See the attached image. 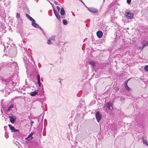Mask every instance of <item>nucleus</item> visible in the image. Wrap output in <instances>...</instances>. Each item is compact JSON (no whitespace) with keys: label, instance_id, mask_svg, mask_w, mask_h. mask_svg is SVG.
Listing matches in <instances>:
<instances>
[{"label":"nucleus","instance_id":"f257e3e1","mask_svg":"<svg viewBox=\"0 0 148 148\" xmlns=\"http://www.w3.org/2000/svg\"><path fill=\"white\" fill-rule=\"evenodd\" d=\"M5 84L6 85L9 86L10 88H12L15 86L16 83L12 81V79H8L5 80Z\"/></svg>","mask_w":148,"mask_h":148},{"label":"nucleus","instance_id":"f03ea898","mask_svg":"<svg viewBox=\"0 0 148 148\" xmlns=\"http://www.w3.org/2000/svg\"><path fill=\"white\" fill-rule=\"evenodd\" d=\"M11 64L10 65V67L12 68L11 71H16V70L18 68V67L17 66V64L16 62H10Z\"/></svg>","mask_w":148,"mask_h":148},{"label":"nucleus","instance_id":"7ed1b4c3","mask_svg":"<svg viewBox=\"0 0 148 148\" xmlns=\"http://www.w3.org/2000/svg\"><path fill=\"white\" fill-rule=\"evenodd\" d=\"M125 15L127 19H131L134 17V14L130 11H128L125 12Z\"/></svg>","mask_w":148,"mask_h":148},{"label":"nucleus","instance_id":"20e7f679","mask_svg":"<svg viewBox=\"0 0 148 148\" xmlns=\"http://www.w3.org/2000/svg\"><path fill=\"white\" fill-rule=\"evenodd\" d=\"M23 59L24 61L27 63L29 61V57L26 52L24 53Z\"/></svg>","mask_w":148,"mask_h":148},{"label":"nucleus","instance_id":"39448f33","mask_svg":"<svg viewBox=\"0 0 148 148\" xmlns=\"http://www.w3.org/2000/svg\"><path fill=\"white\" fill-rule=\"evenodd\" d=\"M141 44L142 45V47H139V49L141 50H142L145 47L148 46V42L144 40L142 42Z\"/></svg>","mask_w":148,"mask_h":148},{"label":"nucleus","instance_id":"423d86ee","mask_svg":"<svg viewBox=\"0 0 148 148\" xmlns=\"http://www.w3.org/2000/svg\"><path fill=\"white\" fill-rule=\"evenodd\" d=\"M95 116L98 122H99L101 119V115L99 112H97Z\"/></svg>","mask_w":148,"mask_h":148},{"label":"nucleus","instance_id":"0eeeda50","mask_svg":"<svg viewBox=\"0 0 148 148\" xmlns=\"http://www.w3.org/2000/svg\"><path fill=\"white\" fill-rule=\"evenodd\" d=\"M5 28L6 27L4 26V24H3L0 21V32L5 33L6 32V30L5 29Z\"/></svg>","mask_w":148,"mask_h":148},{"label":"nucleus","instance_id":"6e6552de","mask_svg":"<svg viewBox=\"0 0 148 148\" xmlns=\"http://www.w3.org/2000/svg\"><path fill=\"white\" fill-rule=\"evenodd\" d=\"M60 10H53L54 13L57 18L59 20H60V17L59 14Z\"/></svg>","mask_w":148,"mask_h":148},{"label":"nucleus","instance_id":"1a4fd4ad","mask_svg":"<svg viewBox=\"0 0 148 148\" xmlns=\"http://www.w3.org/2000/svg\"><path fill=\"white\" fill-rule=\"evenodd\" d=\"M9 118L11 123H14L16 119V116H14L11 115L9 116Z\"/></svg>","mask_w":148,"mask_h":148},{"label":"nucleus","instance_id":"9d476101","mask_svg":"<svg viewBox=\"0 0 148 148\" xmlns=\"http://www.w3.org/2000/svg\"><path fill=\"white\" fill-rule=\"evenodd\" d=\"M5 12L4 10H0V16L3 18H5L6 16Z\"/></svg>","mask_w":148,"mask_h":148},{"label":"nucleus","instance_id":"9b49d317","mask_svg":"<svg viewBox=\"0 0 148 148\" xmlns=\"http://www.w3.org/2000/svg\"><path fill=\"white\" fill-rule=\"evenodd\" d=\"M34 134V133H31L25 138V139L27 141H30L33 139V137L32 136Z\"/></svg>","mask_w":148,"mask_h":148},{"label":"nucleus","instance_id":"f8f14e48","mask_svg":"<svg viewBox=\"0 0 148 148\" xmlns=\"http://www.w3.org/2000/svg\"><path fill=\"white\" fill-rule=\"evenodd\" d=\"M32 21V26L35 28H38L39 27V26L36 23V21L34 20V21Z\"/></svg>","mask_w":148,"mask_h":148},{"label":"nucleus","instance_id":"ddd939ff","mask_svg":"<svg viewBox=\"0 0 148 148\" xmlns=\"http://www.w3.org/2000/svg\"><path fill=\"white\" fill-rule=\"evenodd\" d=\"M97 35L99 38L102 37L103 35V33L101 31H98L97 32Z\"/></svg>","mask_w":148,"mask_h":148},{"label":"nucleus","instance_id":"4468645a","mask_svg":"<svg viewBox=\"0 0 148 148\" xmlns=\"http://www.w3.org/2000/svg\"><path fill=\"white\" fill-rule=\"evenodd\" d=\"M37 82L38 85L39 87H40L41 83L40 82V76L39 74H38L37 76Z\"/></svg>","mask_w":148,"mask_h":148},{"label":"nucleus","instance_id":"2eb2a0df","mask_svg":"<svg viewBox=\"0 0 148 148\" xmlns=\"http://www.w3.org/2000/svg\"><path fill=\"white\" fill-rule=\"evenodd\" d=\"M106 106L107 108L109 110H112L113 109L111 105V104L110 102H108L106 104Z\"/></svg>","mask_w":148,"mask_h":148},{"label":"nucleus","instance_id":"dca6fc26","mask_svg":"<svg viewBox=\"0 0 148 148\" xmlns=\"http://www.w3.org/2000/svg\"><path fill=\"white\" fill-rule=\"evenodd\" d=\"M38 90H35L33 92H32L30 93V95L32 96H34L38 93Z\"/></svg>","mask_w":148,"mask_h":148},{"label":"nucleus","instance_id":"f3484780","mask_svg":"<svg viewBox=\"0 0 148 148\" xmlns=\"http://www.w3.org/2000/svg\"><path fill=\"white\" fill-rule=\"evenodd\" d=\"M26 16L31 21H34V19L28 14H26Z\"/></svg>","mask_w":148,"mask_h":148},{"label":"nucleus","instance_id":"a211bd4d","mask_svg":"<svg viewBox=\"0 0 148 148\" xmlns=\"http://www.w3.org/2000/svg\"><path fill=\"white\" fill-rule=\"evenodd\" d=\"M110 6H112V9H117V8L116 7V4H113V3L111 4L110 5Z\"/></svg>","mask_w":148,"mask_h":148},{"label":"nucleus","instance_id":"6ab92c4d","mask_svg":"<svg viewBox=\"0 0 148 148\" xmlns=\"http://www.w3.org/2000/svg\"><path fill=\"white\" fill-rule=\"evenodd\" d=\"M128 81H127V82L125 83V87L126 89V90L128 91H129L130 89V88H129L127 85V82Z\"/></svg>","mask_w":148,"mask_h":148},{"label":"nucleus","instance_id":"aec40b11","mask_svg":"<svg viewBox=\"0 0 148 148\" xmlns=\"http://www.w3.org/2000/svg\"><path fill=\"white\" fill-rule=\"evenodd\" d=\"M89 64L92 65V68H94L95 66V63L94 62L90 61L89 62Z\"/></svg>","mask_w":148,"mask_h":148},{"label":"nucleus","instance_id":"412c9836","mask_svg":"<svg viewBox=\"0 0 148 148\" xmlns=\"http://www.w3.org/2000/svg\"><path fill=\"white\" fill-rule=\"evenodd\" d=\"M16 50L15 49H14V52L13 53V54L12 55V54H11V57H15V56L16 55Z\"/></svg>","mask_w":148,"mask_h":148},{"label":"nucleus","instance_id":"4be33fe9","mask_svg":"<svg viewBox=\"0 0 148 148\" xmlns=\"http://www.w3.org/2000/svg\"><path fill=\"white\" fill-rule=\"evenodd\" d=\"M144 137H143V142L145 144L148 146V144L147 141L144 139Z\"/></svg>","mask_w":148,"mask_h":148},{"label":"nucleus","instance_id":"5701e85b","mask_svg":"<svg viewBox=\"0 0 148 148\" xmlns=\"http://www.w3.org/2000/svg\"><path fill=\"white\" fill-rule=\"evenodd\" d=\"M13 107V105H12L10 106L8 108V109L7 110V112L10 111L11 109Z\"/></svg>","mask_w":148,"mask_h":148},{"label":"nucleus","instance_id":"b1692460","mask_svg":"<svg viewBox=\"0 0 148 148\" xmlns=\"http://www.w3.org/2000/svg\"><path fill=\"white\" fill-rule=\"evenodd\" d=\"M62 23L63 24L65 25H66L67 23L68 22L65 19H63L62 20Z\"/></svg>","mask_w":148,"mask_h":148},{"label":"nucleus","instance_id":"393cba45","mask_svg":"<svg viewBox=\"0 0 148 148\" xmlns=\"http://www.w3.org/2000/svg\"><path fill=\"white\" fill-rule=\"evenodd\" d=\"M88 10L91 12L94 13H96L97 12L98 10Z\"/></svg>","mask_w":148,"mask_h":148},{"label":"nucleus","instance_id":"a878e982","mask_svg":"<svg viewBox=\"0 0 148 148\" xmlns=\"http://www.w3.org/2000/svg\"><path fill=\"white\" fill-rule=\"evenodd\" d=\"M60 13L61 15H63L65 14V12L64 10H60Z\"/></svg>","mask_w":148,"mask_h":148},{"label":"nucleus","instance_id":"bb28decb","mask_svg":"<svg viewBox=\"0 0 148 148\" xmlns=\"http://www.w3.org/2000/svg\"><path fill=\"white\" fill-rule=\"evenodd\" d=\"M8 126L9 127L10 129L11 130L13 131L14 130V128L13 126H11V125H9Z\"/></svg>","mask_w":148,"mask_h":148},{"label":"nucleus","instance_id":"cd10ccee","mask_svg":"<svg viewBox=\"0 0 148 148\" xmlns=\"http://www.w3.org/2000/svg\"><path fill=\"white\" fill-rule=\"evenodd\" d=\"M144 69L147 71H148V65H146L145 66Z\"/></svg>","mask_w":148,"mask_h":148},{"label":"nucleus","instance_id":"c85d7f7f","mask_svg":"<svg viewBox=\"0 0 148 148\" xmlns=\"http://www.w3.org/2000/svg\"><path fill=\"white\" fill-rule=\"evenodd\" d=\"M19 14L18 13H16V18H18L19 17Z\"/></svg>","mask_w":148,"mask_h":148},{"label":"nucleus","instance_id":"c756f323","mask_svg":"<svg viewBox=\"0 0 148 148\" xmlns=\"http://www.w3.org/2000/svg\"><path fill=\"white\" fill-rule=\"evenodd\" d=\"M55 36H52L50 38V39L51 40H54V39H55Z\"/></svg>","mask_w":148,"mask_h":148},{"label":"nucleus","instance_id":"7c9ffc66","mask_svg":"<svg viewBox=\"0 0 148 148\" xmlns=\"http://www.w3.org/2000/svg\"><path fill=\"white\" fill-rule=\"evenodd\" d=\"M131 0H127V3L128 4H130L131 2Z\"/></svg>","mask_w":148,"mask_h":148},{"label":"nucleus","instance_id":"2f4dec72","mask_svg":"<svg viewBox=\"0 0 148 148\" xmlns=\"http://www.w3.org/2000/svg\"><path fill=\"white\" fill-rule=\"evenodd\" d=\"M13 131L14 132H19V131L17 129H15V128L14 129V130Z\"/></svg>","mask_w":148,"mask_h":148},{"label":"nucleus","instance_id":"473e14b6","mask_svg":"<svg viewBox=\"0 0 148 148\" xmlns=\"http://www.w3.org/2000/svg\"><path fill=\"white\" fill-rule=\"evenodd\" d=\"M51 40L50 39H49L48 40L47 43L49 45H50L51 43Z\"/></svg>","mask_w":148,"mask_h":148},{"label":"nucleus","instance_id":"72a5a7b5","mask_svg":"<svg viewBox=\"0 0 148 148\" xmlns=\"http://www.w3.org/2000/svg\"><path fill=\"white\" fill-rule=\"evenodd\" d=\"M23 6L25 7V8L24 9H27V5L26 4H24Z\"/></svg>","mask_w":148,"mask_h":148},{"label":"nucleus","instance_id":"f704fd0d","mask_svg":"<svg viewBox=\"0 0 148 148\" xmlns=\"http://www.w3.org/2000/svg\"><path fill=\"white\" fill-rule=\"evenodd\" d=\"M5 136L6 138H7L8 137V135H7V134L6 133L5 134Z\"/></svg>","mask_w":148,"mask_h":148},{"label":"nucleus","instance_id":"c9c22d12","mask_svg":"<svg viewBox=\"0 0 148 148\" xmlns=\"http://www.w3.org/2000/svg\"><path fill=\"white\" fill-rule=\"evenodd\" d=\"M34 123V122L33 121H32L30 123V125H31L32 126L33 124Z\"/></svg>","mask_w":148,"mask_h":148},{"label":"nucleus","instance_id":"e433bc0d","mask_svg":"<svg viewBox=\"0 0 148 148\" xmlns=\"http://www.w3.org/2000/svg\"><path fill=\"white\" fill-rule=\"evenodd\" d=\"M54 3L56 4V5H57V3H58V2L56 1H55L54 2Z\"/></svg>","mask_w":148,"mask_h":148},{"label":"nucleus","instance_id":"4c0bfd02","mask_svg":"<svg viewBox=\"0 0 148 148\" xmlns=\"http://www.w3.org/2000/svg\"><path fill=\"white\" fill-rule=\"evenodd\" d=\"M39 28H40V29L41 31H43V29L41 28V27H40V26H39Z\"/></svg>","mask_w":148,"mask_h":148},{"label":"nucleus","instance_id":"58836bf2","mask_svg":"<svg viewBox=\"0 0 148 148\" xmlns=\"http://www.w3.org/2000/svg\"><path fill=\"white\" fill-rule=\"evenodd\" d=\"M56 8H57V9H60V8L58 6H57L56 7Z\"/></svg>","mask_w":148,"mask_h":148},{"label":"nucleus","instance_id":"ea45409f","mask_svg":"<svg viewBox=\"0 0 148 148\" xmlns=\"http://www.w3.org/2000/svg\"><path fill=\"white\" fill-rule=\"evenodd\" d=\"M90 9L92 10V9H94V8H91Z\"/></svg>","mask_w":148,"mask_h":148},{"label":"nucleus","instance_id":"a19ab883","mask_svg":"<svg viewBox=\"0 0 148 148\" xmlns=\"http://www.w3.org/2000/svg\"><path fill=\"white\" fill-rule=\"evenodd\" d=\"M61 9H62H62H64L63 8H62Z\"/></svg>","mask_w":148,"mask_h":148},{"label":"nucleus","instance_id":"79ce46f5","mask_svg":"<svg viewBox=\"0 0 148 148\" xmlns=\"http://www.w3.org/2000/svg\"><path fill=\"white\" fill-rule=\"evenodd\" d=\"M81 1L82 3H83V2L82 1V0H81Z\"/></svg>","mask_w":148,"mask_h":148},{"label":"nucleus","instance_id":"37998d69","mask_svg":"<svg viewBox=\"0 0 148 148\" xmlns=\"http://www.w3.org/2000/svg\"><path fill=\"white\" fill-rule=\"evenodd\" d=\"M15 77H13V78H14Z\"/></svg>","mask_w":148,"mask_h":148},{"label":"nucleus","instance_id":"c03bdc74","mask_svg":"<svg viewBox=\"0 0 148 148\" xmlns=\"http://www.w3.org/2000/svg\"><path fill=\"white\" fill-rule=\"evenodd\" d=\"M15 77H13V78H14Z\"/></svg>","mask_w":148,"mask_h":148},{"label":"nucleus","instance_id":"a18cd8bd","mask_svg":"<svg viewBox=\"0 0 148 148\" xmlns=\"http://www.w3.org/2000/svg\"><path fill=\"white\" fill-rule=\"evenodd\" d=\"M15 77H13V78H14Z\"/></svg>","mask_w":148,"mask_h":148}]
</instances>
